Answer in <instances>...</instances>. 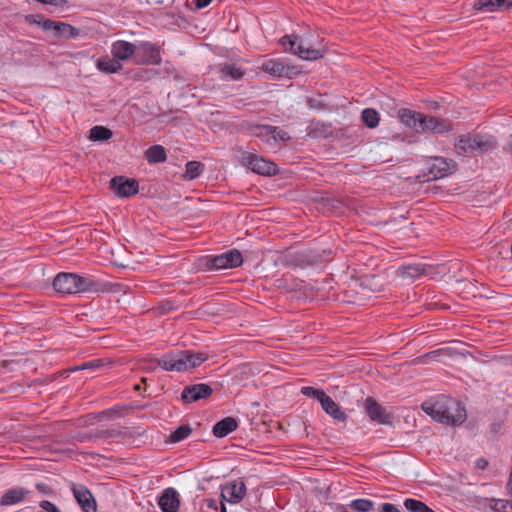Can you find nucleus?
Returning <instances> with one entry per match:
<instances>
[{
  "instance_id": "nucleus-40",
  "label": "nucleus",
  "mask_w": 512,
  "mask_h": 512,
  "mask_svg": "<svg viewBox=\"0 0 512 512\" xmlns=\"http://www.w3.org/2000/svg\"><path fill=\"white\" fill-rule=\"evenodd\" d=\"M36 489L43 495L50 496L53 494V489L46 483H37L35 485Z\"/></svg>"
},
{
  "instance_id": "nucleus-11",
  "label": "nucleus",
  "mask_w": 512,
  "mask_h": 512,
  "mask_svg": "<svg viewBox=\"0 0 512 512\" xmlns=\"http://www.w3.org/2000/svg\"><path fill=\"white\" fill-rule=\"evenodd\" d=\"M73 496L83 512H96L97 503L90 490L82 484H72Z\"/></svg>"
},
{
  "instance_id": "nucleus-49",
  "label": "nucleus",
  "mask_w": 512,
  "mask_h": 512,
  "mask_svg": "<svg viewBox=\"0 0 512 512\" xmlns=\"http://www.w3.org/2000/svg\"><path fill=\"white\" fill-rule=\"evenodd\" d=\"M509 149H510V151L512 152V139H511V141L509 142Z\"/></svg>"
},
{
  "instance_id": "nucleus-31",
  "label": "nucleus",
  "mask_w": 512,
  "mask_h": 512,
  "mask_svg": "<svg viewBox=\"0 0 512 512\" xmlns=\"http://www.w3.org/2000/svg\"><path fill=\"white\" fill-rule=\"evenodd\" d=\"M404 506L409 512H434L424 502L413 498L406 499Z\"/></svg>"
},
{
  "instance_id": "nucleus-37",
  "label": "nucleus",
  "mask_w": 512,
  "mask_h": 512,
  "mask_svg": "<svg viewBox=\"0 0 512 512\" xmlns=\"http://www.w3.org/2000/svg\"><path fill=\"white\" fill-rule=\"evenodd\" d=\"M111 436H117V435H121L122 436V440L128 442V443H135V440L132 439L133 435H134V432L130 429H125L123 431H119L118 433H115L114 431H112L110 433Z\"/></svg>"
},
{
  "instance_id": "nucleus-13",
  "label": "nucleus",
  "mask_w": 512,
  "mask_h": 512,
  "mask_svg": "<svg viewBox=\"0 0 512 512\" xmlns=\"http://www.w3.org/2000/svg\"><path fill=\"white\" fill-rule=\"evenodd\" d=\"M110 188L119 197H130L139 190V184L134 179H126L122 176H116L110 181Z\"/></svg>"
},
{
  "instance_id": "nucleus-5",
  "label": "nucleus",
  "mask_w": 512,
  "mask_h": 512,
  "mask_svg": "<svg viewBox=\"0 0 512 512\" xmlns=\"http://www.w3.org/2000/svg\"><path fill=\"white\" fill-rule=\"evenodd\" d=\"M280 42L283 45L289 44L290 52L303 60L314 61L323 56L320 49L305 46L301 37L296 35H285Z\"/></svg>"
},
{
  "instance_id": "nucleus-47",
  "label": "nucleus",
  "mask_w": 512,
  "mask_h": 512,
  "mask_svg": "<svg viewBox=\"0 0 512 512\" xmlns=\"http://www.w3.org/2000/svg\"><path fill=\"white\" fill-rule=\"evenodd\" d=\"M317 261L316 257H313V258H307L306 259V264L307 265H313L315 262Z\"/></svg>"
},
{
  "instance_id": "nucleus-30",
  "label": "nucleus",
  "mask_w": 512,
  "mask_h": 512,
  "mask_svg": "<svg viewBox=\"0 0 512 512\" xmlns=\"http://www.w3.org/2000/svg\"><path fill=\"white\" fill-rule=\"evenodd\" d=\"M349 507L356 512H370L374 507V502L369 499H354L349 503Z\"/></svg>"
},
{
  "instance_id": "nucleus-8",
  "label": "nucleus",
  "mask_w": 512,
  "mask_h": 512,
  "mask_svg": "<svg viewBox=\"0 0 512 512\" xmlns=\"http://www.w3.org/2000/svg\"><path fill=\"white\" fill-rule=\"evenodd\" d=\"M260 69L273 78H292L297 74L295 67L283 58H271L262 62Z\"/></svg>"
},
{
  "instance_id": "nucleus-50",
  "label": "nucleus",
  "mask_w": 512,
  "mask_h": 512,
  "mask_svg": "<svg viewBox=\"0 0 512 512\" xmlns=\"http://www.w3.org/2000/svg\"><path fill=\"white\" fill-rule=\"evenodd\" d=\"M132 439H134L136 441V439L134 437H132ZM134 444H135V446H138V443L135 442Z\"/></svg>"
},
{
  "instance_id": "nucleus-45",
  "label": "nucleus",
  "mask_w": 512,
  "mask_h": 512,
  "mask_svg": "<svg viewBox=\"0 0 512 512\" xmlns=\"http://www.w3.org/2000/svg\"><path fill=\"white\" fill-rule=\"evenodd\" d=\"M213 0H195V5L198 9L207 7Z\"/></svg>"
},
{
  "instance_id": "nucleus-25",
  "label": "nucleus",
  "mask_w": 512,
  "mask_h": 512,
  "mask_svg": "<svg viewBox=\"0 0 512 512\" xmlns=\"http://www.w3.org/2000/svg\"><path fill=\"white\" fill-rule=\"evenodd\" d=\"M145 158L149 163H162L166 161L167 156L161 145H154L146 150Z\"/></svg>"
},
{
  "instance_id": "nucleus-29",
  "label": "nucleus",
  "mask_w": 512,
  "mask_h": 512,
  "mask_svg": "<svg viewBox=\"0 0 512 512\" xmlns=\"http://www.w3.org/2000/svg\"><path fill=\"white\" fill-rule=\"evenodd\" d=\"M204 166L198 161H189L186 164L184 178L187 180H193L198 178L203 172Z\"/></svg>"
},
{
  "instance_id": "nucleus-36",
  "label": "nucleus",
  "mask_w": 512,
  "mask_h": 512,
  "mask_svg": "<svg viewBox=\"0 0 512 512\" xmlns=\"http://www.w3.org/2000/svg\"><path fill=\"white\" fill-rule=\"evenodd\" d=\"M43 27L45 29H47V30L54 29L58 33H62L67 27H70V26L67 25V24H64V23H59V22H55V21H51V20H46L44 22Z\"/></svg>"
},
{
  "instance_id": "nucleus-28",
  "label": "nucleus",
  "mask_w": 512,
  "mask_h": 512,
  "mask_svg": "<svg viewBox=\"0 0 512 512\" xmlns=\"http://www.w3.org/2000/svg\"><path fill=\"white\" fill-rule=\"evenodd\" d=\"M113 133L110 129L104 126H94L90 129L89 140L98 142L106 141L112 137Z\"/></svg>"
},
{
  "instance_id": "nucleus-17",
  "label": "nucleus",
  "mask_w": 512,
  "mask_h": 512,
  "mask_svg": "<svg viewBox=\"0 0 512 512\" xmlns=\"http://www.w3.org/2000/svg\"><path fill=\"white\" fill-rule=\"evenodd\" d=\"M421 129V132L444 134L451 131L452 125L451 122L448 120L425 115Z\"/></svg>"
},
{
  "instance_id": "nucleus-15",
  "label": "nucleus",
  "mask_w": 512,
  "mask_h": 512,
  "mask_svg": "<svg viewBox=\"0 0 512 512\" xmlns=\"http://www.w3.org/2000/svg\"><path fill=\"white\" fill-rule=\"evenodd\" d=\"M454 168L455 163L452 160H447L444 157H434L429 164V174L433 179H440L451 174Z\"/></svg>"
},
{
  "instance_id": "nucleus-39",
  "label": "nucleus",
  "mask_w": 512,
  "mask_h": 512,
  "mask_svg": "<svg viewBox=\"0 0 512 512\" xmlns=\"http://www.w3.org/2000/svg\"><path fill=\"white\" fill-rule=\"evenodd\" d=\"M425 272V269L420 266V265H417V266H409L407 267V271L406 273L412 277V278H415L421 274H423Z\"/></svg>"
},
{
  "instance_id": "nucleus-23",
  "label": "nucleus",
  "mask_w": 512,
  "mask_h": 512,
  "mask_svg": "<svg viewBox=\"0 0 512 512\" xmlns=\"http://www.w3.org/2000/svg\"><path fill=\"white\" fill-rule=\"evenodd\" d=\"M238 428V422L233 417H226L218 421L212 429L213 435L217 438H223Z\"/></svg>"
},
{
  "instance_id": "nucleus-1",
  "label": "nucleus",
  "mask_w": 512,
  "mask_h": 512,
  "mask_svg": "<svg viewBox=\"0 0 512 512\" xmlns=\"http://www.w3.org/2000/svg\"><path fill=\"white\" fill-rule=\"evenodd\" d=\"M423 411L434 421L459 426L467 418L466 410L462 403L455 398L442 396L435 402L422 404Z\"/></svg>"
},
{
  "instance_id": "nucleus-20",
  "label": "nucleus",
  "mask_w": 512,
  "mask_h": 512,
  "mask_svg": "<svg viewBox=\"0 0 512 512\" xmlns=\"http://www.w3.org/2000/svg\"><path fill=\"white\" fill-rule=\"evenodd\" d=\"M29 491L23 487H14L6 490L0 498L1 506H11L21 503Z\"/></svg>"
},
{
  "instance_id": "nucleus-43",
  "label": "nucleus",
  "mask_w": 512,
  "mask_h": 512,
  "mask_svg": "<svg viewBox=\"0 0 512 512\" xmlns=\"http://www.w3.org/2000/svg\"><path fill=\"white\" fill-rule=\"evenodd\" d=\"M100 365V361L99 360H94V361H89V362H85L81 365V369L84 370V369H91V368H95V367H99Z\"/></svg>"
},
{
  "instance_id": "nucleus-10",
  "label": "nucleus",
  "mask_w": 512,
  "mask_h": 512,
  "mask_svg": "<svg viewBox=\"0 0 512 512\" xmlns=\"http://www.w3.org/2000/svg\"><path fill=\"white\" fill-rule=\"evenodd\" d=\"M245 164L255 173L263 176L275 175L278 172L277 165L256 154H247Z\"/></svg>"
},
{
  "instance_id": "nucleus-6",
  "label": "nucleus",
  "mask_w": 512,
  "mask_h": 512,
  "mask_svg": "<svg viewBox=\"0 0 512 512\" xmlns=\"http://www.w3.org/2000/svg\"><path fill=\"white\" fill-rule=\"evenodd\" d=\"M243 263L242 253L237 249H231L220 255L211 256L206 266L209 270L232 269Z\"/></svg>"
},
{
  "instance_id": "nucleus-48",
  "label": "nucleus",
  "mask_w": 512,
  "mask_h": 512,
  "mask_svg": "<svg viewBox=\"0 0 512 512\" xmlns=\"http://www.w3.org/2000/svg\"><path fill=\"white\" fill-rule=\"evenodd\" d=\"M221 512H227L226 507L223 503H221Z\"/></svg>"
},
{
  "instance_id": "nucleus-21",
  "label": "nucleus",
  "mask_w": 512,
  "mask_h": 512,
  "mask_svg": "<svg viewBox=\"0 0 512 512\" xmlns=\"http://www.w3.org/2000/svg\"><path fill=\"white\" fill-rule=\"evenodd\" d=\"M135 44L125 40H117L111 46L112 55L121 61L129 59L134 56Z\"/></svg>"
},
{
  "instance_id": "nucleus-42",
  "label": "nucleus",
  "mask_w": 512,
  "mask_h": 512,
  "mask_svg": "<svg viewBox=\"0 0 512 512\" xmlns=\"http://www.w3.org/2000/svg\"><path fill=\"white\" fill-rule=\"evenodd\" d=\"M276 135H277V142L278 141L285 142L290 139V136L288 135L287 132H285L283 130H278L277 128H276Z\"/></svg>"
},
{
  "instance_id": "nucleus-18",
  "label": "nucleus",
  "mask_w": 512,
  "mask_h": 512,
  "mask_svg": "<svg viewBox=\"0 0 512 512\" xmlns=\"http://www.w3.org/2000/svg\"><path fill=\"white\" fill-rule=\"evenodd\" d=\"M398 118L406 127L421 132L425 114L403 108L398 111Z\"/></svg>"
},
{
  "instance_id": "nucleus-12",
  "label": "nucleus",
  "mask_w": 512,
  "mask_h": 512,
  "mask_svg": "<svg viewBox=\"0 0 512 512\" xmlns=\"http://www.w3.org/2000/svg\"><path fill=\"white\" fill-rule=\"evenodd\" d=\"M364 410L370 420L376 422L377 424H389L391 421V415L372 397H367L365 399Z\"/></svg>"
},
{
  "instance_id": "nucleus-38",
  "label": "nucleus",
  "mask_w": 512,
  "mask_h": 512,
  "mask_svg": "<svg viewBox=\"0 0 512 512\" xmlns=\"http://www.w3.org/2000/svg\"><path fill=\"white\" fill-rule=\"evenodd\" d=\"M39 507L43 509L45 512H61L54 503L48 500L40 501Z\"/></svg>"
},
{
  "instance_id": "nucleus-19",
  "label": "nucleus",
  "mask_w": 512,
  "mask_h": 512,
  "mask_svg": "<svg viewBox=\"0 0 512 512\" xmlns=\"http://www.w3.org/2000/svg\"><path fill=\"white\" fill-rule=\"evenodd\" d=\"M158 505L162 512H177L180 506L177 491L173 488L165 489L158 500Z\"/></svg>"
},
{
  "instance_id": "nucleus-33",
  "label": "nucleus",
  "mask_w": 512,
  "mask_h": 512,
  "mask_svg": "<svg viewBox=\"0 0 512 512\" xmlns=\"http://www.w3.org/2000/svg\"><path fill=\"white\" fill-rule=\"evenodd\" d=\"M475 7L481 11L494 12L501 9V4L500 0H478Z\"/></svg>"
},
{
  "instance_id": "nucleus-41",
  "label": "nucleus",
  "mask_w": 512,
  "mask_h": 512,
  "mask_svg": "<svg viewBox=\"0 0 512 512\" xmlns=\"http://www.w3.org/2000/svg\"><path fill=\"white\" fill-rule=\"evenodd\" d=\"M382 512H400L399 509L392 503H384L381 506Z\"/></svg>"
},
{
  "instance_id": "nucleus-26",
  "label": "nucleus",
  "mask_w": 512,
  "mask_h": 512,
  "mask_svg": "<svg viewBox=\"0 0 512 512\" xmlns=\"http://www.w3.org/2000/svg\"><path fill=\"white\" fill-rule=\"evenodd\" d=\"M122 65L119 60H114L109 57L100 58L97 61V68L106 73H116L121 69Z\"/></svg>"
},
{
  "instance_id": "nucleus-22",
  "label": "nucleus",
  "mask_w": 512,
  "mask_h": 512,
  "mask_svg": "<svg viewBox=\"0 0 512 512\" xmlns=\"http://www.w3.org/2000/svg\"><path fill=\"white\" fill-rule=\"evenodd\" d=\"M320 404L325 413L333 419L340 422H344L346 420V413L329 395L326 394Z\"/></svg>"
},
{
  "instance_id": "nucleus-7",
  "label": "nucleus",
  "mask_w": 512,
  "mask_h": 512,
  "mask_svg": "<svg viewBox=\"0 0 512 512\" xmlns=\"http://www.w3.org/2000/svg\"><path fill=\"white\" fill-rule=\"evenodd\" d=\"M134 62L140 65H159L162 62L159 48L147 41L135 44Z\"/></svg>"
},
{
  "instance_id": "nucleus-46",
  "label": "nucleus",
  "mask_w": 512,
  "mask_h": 512,
  "mask_svg": "<svg viewBox=\"0 0 512 512\" xmlns=\"http://www.w3.org/2000/svg\"><path fill=\"white\" fill-rule=\"evenodd\" d=\"M501 9H508L512 6V0H500Z\"/></svg>"
},
{
  "instance_id": "nucleus-34",
  "label": "nucleus",
  "mask_w": 512,
  "mask_h": 512,
  "mask_svg": "<svg viewBox=\"0 0 512 512\" xmlns=\"http://www.w3.org/2000/svg\"><path fill=\"white\" fill-rule=\"evenodd\" d=\"M301 393L306 397L313 398V399L317 400L319 403L326 395V393L323 390H319V389H316L311 386L302 387Z\"/></svg>"
},
{
  "instance_id": "nucleus-14",
  "label": "nucleus",
  "mask_w": 512,
  "mask_h": 512,
  "mask_svg": "<svg viewBox=\"0 0 512 512\" xmlns=\"http://www.w3.org/2000/svg\"><path fill=\"white\" fill-rule=\"evenodd\" d=\"M212 391V388L208 384H194L183 389L181 398L185 403H193L200 399L209 397L212 394Z\"/></svg>"
},
{
  "instance_id": "nucleus-27",
  "label": "nucleus",
  "mask_w": 512,
  "mask_h": 512,
  "mask_svg": "<svg viewBox=\"0 0 512 512\" xmlns=\"http://www.w3.org/2000/svg\"><path fill=\"white\" fill-rule=\"evenodd\" d=\"M361 119L370 129L376 128L380 121L379 113L372 108L364 109L361 113Z\"/></svg>"
},
{
  "instance_id": "nucleus-32",
  "label": "nucleus",
  "mask_w": 512,
  "mask_h": 512,
  "mask_svg": "<svg viewBox=\"0 0 512 512\" xmlns=\"http://www.w3.org/2000/svg\"><path fill=\"white\" fill-rule=\"evenodd\" d=\"M192 429L188 425H181L179 426L175 431H173L170 434V441L172 443H178L186 438L191 434Z\"/></svg>"
},
{
  "instance_id": "nucleus-44",
  "label": "nucleus",
  "mask_w": 512,
  "mask_h": 512,
  "mask_svg": "<svg viewBox=\"0 0 512 512\" xmlns=\"http://www.w3.org/2000/svg\"><path fill=\"white\" fill-rule=\"evenodd\" d=\"M488 461L485 458H479L476 460V467L480 470L486 469Z\"/></svg>"
},
{
  "instance_id": "nucleus-3",
  "label": "nucleus",
  "mask_w": 512,
  "mask_h": 512,
  "mask_svg": "<svg viewBox=\"0 0 512 512\" xmlns=\"http://www.w3.org/2000/svg\"><path fill=\"white\" fill-rule=\"evenodd\" d=\"M53 287L58 293L76 294L91 290L94 282L87 277L61 272L54 278Z\"/></svg>"
},
{
  "instance_id": "nucleus-16",
  "label": "nucleus",
  "mask_w": 512,
  "mask_h": 512,
  "mask_svg": "<svg viewBox=\"0 0 512 512\" xmlns=\"http://www.w3.org/2000/svg\"><path fill=\"white\" fill-rule=\"evenodd\" d=\"M250 132L264 142L268 148L274 149L277 146L276 127L271 125H254Z\"/></svg>"
},
{
  "instance_id": "nucleus-35",
  "label": "nucleus",
  "mask_w": 512,
  "mask_h": 512,
  "mask_svg": "<svg viewBox=\"0 0 512 512\" xmlns=\"http://www.w3.org/2000/svg\"><path fill=\"white\" fill-rule=\"evenodd\" d=\"M493 509L498 512H512V500L493 499Z\"/></svg>"
},
{
  "instance_id": "nucleus-9",
  "label": "nucleus",
  "mask_w": 512,
  "mask_h": 512,
  "mask_svg": "<svg viewBox=\"0 0 512 512\" xmlns=\"http://www.w3.org/2000/svg\"><path fill=\"white\" fill-rule=\"evenodd\" d=\"M246 494V485L243 480L236 479L222 486L221 498L230 504L239 503Z\"/></svg>"
},
{
  "instance_id": "nucleus-24",
  "label": "nucleus",
  "mask_w": 512,
  "mask_h": 512,
  "mask_svg": "<svg viewBox=\"0 0 512 512\" xmlns=\"http://www.w3.org/2000/svg\"><path fill=\"white\" fill-rule=\"evenodd\" d=\"M221 76L225 80H241L245 74L244 70L235 64H224L219 68Z\"/></svg>"
},
{
  "instance_id": "nucleus-4",
  "label": "nucleus",
  "mask_w": 512,
  "mask_h": 512,
  "mask_svg": "<svg viewBox=\"0 0 512 512\" xmlns=\"http://www.w3.org/2000/svg\"><path fill=\"white\" fill-rule=\"evenodd\" d=\"M455 146L463 153H476L494 148L495 141L492 136L467 134L460 136Z\"/></svg>"
},
{
  "instance_id": "nucleus-2",
  "label": "nucleus",
  "mask_w": 512,
  "mask_h": 512,
  "mask_svg": "<svg viewBox=\"0 0 512 512\" xmlns=\"http://www.w3.org/2000/svg\"><path fill=\"white\" fill-rule=\"evenodd\" d=\"M207 359L208 355L204 352L178 350L162 355L155 362L164 371L186 372L200 366Z\"/></svg>"
}]
</instances>
